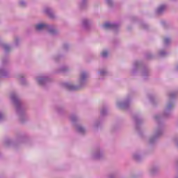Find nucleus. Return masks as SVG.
Returning <instances> with one entry per match:
<instances>
[{
	"label": "nucleus",
	"mask_w": 178,
	"mask_h": 178,
	"mask_svg": "<svg viewBox=\"0 0 178 178\" xmlns=\"http://www.w3.org/2000/svg\"><path fill=\"white\" fill-rule=\"evenodd\" d=\"M47 25L44 24H40L35 26V29L36 30H38V31H41V30H44V29H45Z\"/></svg>",
	"instance_id": "obj_1"
},
{
	"label": "nucleus",
	"mask_w": 178,
	"mask_h": 178,
	"mask_svg": "<svg viewBox=\"0 0 178 178\" xmlns=\"http://www.w3.org/2000/svg\"><path fill=\"white\" fill-rule=\"evenodd\" d=\"M104 27L105 29H109V28H112V27H115V25L112 24H110V23H106L104 25Z\"/></svg>",
	"instance_id": "obj_2"
},
{
	"label": "nucleus",
	"mask_w": 178,
	"mask_h": 178,
	"mask_svg": "<svg viewBox=\"0 0 178 178\" xmlns=\"http://www.w3.org/2000/svg\"><path fill=\"white\" fill-rule=\"evenodd\" d=\"M103 58H106L108 56V52L107 51H103L102 54H101Z\"/></svg>",
	"instance_id": "obj_3"
},
{
	"label": "nucleus",
	"mask_w": 178,
	"mask_h": 178,
	"mask_svg": "<svg viewBox=\"0 0 178 178\" xmlns=\"http://www.w3.org/2000/svg\"><path fill=\"white\" fill-rule=\"evenodd\" d=\"M163 9H165V6H160V7L159 8V9H158V13H161V12Z\"/></svg>",
	"instance_id": "obj_4"
},
{
	"label": "nucleus",
	"mask_w": 178,
	"mask_h": 178,
	"mask_svg": "<svg viewBox=\"0 0 178 178\" xmlns=\"http://www.w3.org/2000/svg\"><path fill=\"white\" fill-rule=\"evenodd\" d=\"M78 131H79L80 133H83L84 132V129L83 127H79Z\"/></svg>",
	"instance_id": "obj_5"
},
{
	"label": "nucleus",
	"mask_w": 178,
	"mask_h": 178,
	"mask_svg": "<svg viewBox=\"0 0 178 178\" xmlns=\"http://www.w3.org/2000/svg\"><path fill=\"white\" fill-rule=\"evenodd\" d=\"M164 42H165V44H168V42H169V39L168 38H165L164 40Z\"/></svg>",
	"instance_id": "obj_6"
},
{
	"label": "nucleus",
	"mask_w": 178,
	"mask_h": 178,
	"mask_svg": "<svg viewBox=\"0 0 178 178\" xmlns=\"http://www.w3.org/2000/svg\"><path fill=\"white\" fill-rule=\"evenodd\" d=\"M84 77H86V74L83 73L81 74V79H84Z\"/></svg>",
	"instance_id": "obj_7"
},
{
	"label": "nucleus",
	"mask_w": 178,
	"mask_h": 178,
	"mask_svg": "<svg viewBox=\"0 0 178 178\" xmlns=\"http://www.w3.org/2000/svg\"><path fill=\"white\" fill-rule=\"evenodd\" d=\"M21 5H23V3H21Z\"/></svg>",
	"instance_id": "obj_8"
}]
</instances>
